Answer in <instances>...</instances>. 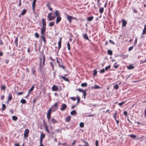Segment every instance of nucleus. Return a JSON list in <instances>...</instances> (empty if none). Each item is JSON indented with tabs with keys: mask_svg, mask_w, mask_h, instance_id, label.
Listing matches in <instances>:
<instances>
[{
	"mask_svg": "<svg viewBox=\"0 0 146 146\" xmlns=\"http://www.w3.org/2000/svg\"><path fill=\"white\" fill-rule=\"evenodd\" d=\"M58 103L55 102L54 104L52 106L51 108V111H55L58 108Z\"/></svg>",
	"mask_w": 146,
	"mask_h": 146,
	"instance_id": "obj_1",
	"label": "nucleus"
},
{
	"mask_svg": "<svg viewBox=\"0 0 146 146\" xmlns=\"http://www.w3.org/2000/svg\"><path fill=\"white\" fill-rule=\"evenodd\" d=\"M78 90L80 92H83V95L84 96V99H85L86 98V90H83L82 89H80V88H78Z\"/></svg>",
	"mask_w": 146,
	"mask_h": 146,
	"instance_id": "obj_2",
	"label": "nucleus"
},
{
	"mask_svg": "<svg viewBox=\"0 0 146 146\" xmlns=\"http://www.w3.org/2000/svg\"><path fill=\"white\" fill-rule=\"evenodd\" d=\"M67 106L66 104H65L62 103L60 109L62 111H64L65 109L67 108Z\"/></svg>",
	"mask_w": 146,
	"mask_h": 146,
	"instance_id": "obj_3",
	"label": "nucleus"
},
{
	"mask_svg": "<svg viewBox=\"0 0 146 146\" xmlns=\"http://www.w3.org/2000/svg\"><path fill=\"white\" fill-rule=\"evenodd\" d=\"M29 130L28 129H25L24 131V137L25 138L27 137L28 136V135L29 133Z\"/></svg>",
	"mask_w": 146,
	"mask_h": 146,
	"instance_id": "obj_4",
	"label": "nucleus"
},
{
	"mask_svg": "<svg viewBox=\"0 0 146 146\" xmlns=\"http://www.w3.org/2000/svg\"><path fill=\"white\" fill-rule=\"evenodd\" d=\"M51 111V108H50L47 113V118L48 119H50V114L51 112L50 111Z\"/></svg>",
	"mask_w": 146,
	"mask_h": 146,
	"instance_id": "obj_5",
	"label": "nucleus"
},
{
	"mask_svg": "<svg viewBox=\"0 0 146 146\" xmlns=\"http://www.w3.org/2000/svg\"><path fill=\"white\" fill-rule=\"evenodd\" d=\"M66 16L68 21L70 22L73 18V17L68 14H66Z\"/></svg>",
	"mask_w": 146,
	"mask_h": 146,
	"instance_id": "obj_6",
	"label": "nucleus"
},
{
	"mask_svg": "<svg viewBox=\"0 0 146 146\" xmlns=\"http://www.w3.org/2000/svg\"><path fill=\"white\" fill-rule=\"evenodd\" d=\"M46 27H42L41 30V33L42 35H44V33L46 31Z\"/></svg>",
	"mask_w": 146,
	"mask_h": 146,
	"instance_id": "obj_7",
	"label": "nucleus"
},
{
	"mask_svg": "<svg viewBox=\"0 0 146 146\" xmlns=\"http://www.w3.org/2000/svg\"><path fill=\"white\" fill-rule=\"evenodd\" d=\"M61 40H62V38H60L58 42V52L59 49L61 48Z\"/></svg>",
	"mask_w": 146,
	"mask_h": 146,
	"instance_id": "obj_8",
	"label": "nucleus"
},
{
	"mask_svg": "<svg viewBox=\"0 0 146 146\" xmlns=\"http://www.w3.org/2000/svg\"><path fill=\"white\" fill-rule=\"evenodd\" d=\"M39 68H38V69L40 72H42L43 71L44 67L42 66V64H41V63L39 64Z\"/></svg>",
	"mask_w": 146,
	"mask_h": 146,
	"instance_id": "obj_9",
	"label": "nucleus"
},
{
	"mask_svg": "<svg viewBox=\"0 0 146 146\" xmlns=\"http://www.w3.org/2000/svg\"><path fill=\"white\" fill-rule=\"evenodd\" d=\"M61 17L60 16L57 17L56 20V24L59 23L61 20Z\"/></svg>",
	"mask_w": 146,
	"mask_h": 146,
	"instance_id": "obj_10",
	"label": "nucleus"
},
{
	"mask_svg": "<svg viewBox=\"0 0 146 146\" xmlns=\"http://www.w3.org/2000/svg\"><path fill=\"white\" fill-rule=\"evenodd\" d=\"M36 0H33L32 3V8L33 11L35 10V3Z\"/></svg>",
	"mask_w": 146,
	"mask_h": 146,
	"instance_id": "obj_11",
	"label": "nucleus"
},
{
	"mask_svg": "<svg viewBox=\"0 0 146 146\" xmlns=\"http://www.w3.org/2000/svg\"><path fill=\"white\" fill-rule=\"evenodd\" d=\"M127 24V22L124 19H122V27H125Z\"/></svg>",
	"mask_w": 146,
	"mask_h": 146,
	"instance_id": "obj_12",
	"label": "nucleus"
},
{
	"mask_svg": "<svg viewBox=\"0 0 146 146\" xmlns=\"http://www.w3.org/2000/svg\"><path fill=\"white\" fill-rule=\"evenodd\" d=\"M12 99V94L11 93L9 94L8 98L7 100V102L8 103L9 101H11Z\"/></svg>",
	"mask_w": 146,
	"mask_h": 146,
	"instance_id": "obj_13",
	"label": "nucleus"
},
{
	"mask_svg": "<svg viewBox=\"0 0 146 146\" xmlns=\"http://www.w3.org/2000/svg\"><path fill=\"white\" fill-rule=\"evenodd\" d=\"M42 24L43 27H46V23L45 20L44 19H43L42 20Z\"/></svg>",
	"mask_w": 146,
	"mask_h": 146,
	"instance_id": "obj_14",
	"label": "nucleus"
},
{
	"mask_svg": "<svg viewBox=\"0 0 146 146\" xmlns=\"http://www.w3.org/2000/svg\"><path fill=\"white\" fill-rule=\"evenodd\" d=\"M59 77H61L62 79L65 81L67 82H69V80L67 78H65V76H61L60 75L59 76Z\"/></svg>",
	"mask_w": 146,
	"mask_h": 146,
	"instance_id": "obj_15",
	"label": "nucleus"
},
{
	"mask_svg": "<svg viewBox=\"0 0 146 146\" xmlns=\"http://www.w3.org/2000/svg\"><path fill=\"white\" fill-rule=\"evenodd\" d=\"M52 90L54 91H57L58 90L57 86H55V85H54L52 88Z\"/></svg>",
	"mask_w": 146,
	"mask_h": 146,
	"instance_id": "obj_16",
	"label": "nucleus"
},
{
	"mask_svg": "<svg viewBox=\"0 0 146 146\" xmlns=\"http://www.w3.org/2000/svg\"><path fill=\"white\" fill-rule=\"evenodd\" d=\"M71 118V117L70 116L66 117L65 119V121L66 122H69Z\"/></svg>",
	"mask_w": 146,
	"mask_h": 146,
	"instance_id": "obj_17",
	"label": "nucleus"
},
{
	"mask_svg": "<svg viewBox=\"0 0 146 146\" xmlns=\"http://www.w3.org/2000/svg\"><path fill=\"white\" fill-rule=\"evenodd\" d=\"M77 113L75 110H73L70 112V114L72 115H75Z\"/></svg>",
	"mask_w": 146,
	"mask_h": 146,
	"instance_id": "obj_18",
	"label": "nucleus"
},
{
	"mask_svg": "<svg viewBox=\"0 0 146 146\" xmlns=\"http://www.w3.org/2000/svg\"><path fill=\"white\" fill-rule=\"evenodd\" d=\"M45 137V135L43 133H42L40 134V139L43 140L44 138Z\"/></svg>",
	"mask_w": 146,
	"mask_h": 146,
	"instance_id": "obj_19",
	"label": "nucleus"
},
{
	"mask_svg": "<svg viewBox=\"0 0 146 146\" xmlns=\"http://www.w3.org/2000/svg\"><path fill=\"white\" fill-rule=\"evenodd\" d=\"M55 16H51L49 19H48V20L49 21L53 20L55 18Z\"/></svg>",
	"mask_w": 146,
	"mask_h": 146,
	"instance_id": "obj_20",
	"label": "nucleus"
},
{
	"mask_svg": "<svg viewBox=\"0 0 146 146\" xmlns=\"http://www.w3.org/2000/svg\"><path fill=\"white\" fill-rule=\"evenodd\" d=\"M34 86H33L28 91V93L29 94L31 93V92L34 89Z\"/></svg>",
	"mask_w": 146,
	"mask_h": 146,
	"instance_id": "obj_21",
	"label": "nucleus"
},
{
	"mask_svg": "<svg viewBox=\"0 0 146 146\" xmlns=\"http://www.w3.org/2000/svg\"><path fill=\"white\" fill-rule=\"evenodd\" d=\"M54 14L55 15V16H56L58 17V16H60L59 11L58 10H56L55 12L54 13Z\"/></svg>",
	"mask_w": 146,
	"mask_h": 146,
	"instance_id": "obj_22",
	"label": "nucleus"
},
{
	"mask_svg": "<svg viewBox=\"0 0 146 146\" xmlns=\"http://www.w3.org/2000/svg\"><path fill=\"white\" fill-rule=\"evenodd\" d=\"M134 66L132 64H130L128 65V70H131L133 69Z\"/></svg>",
	"mask_w": 146,
	"mask_h": 146,
	"instance_id": "obj_23",
	"label": "nucleus"
},
{
	"mask_svg": "<svg viewBox=\"0 0 146 146\" xmlns=\"http://www.w3.org/2000/svg\"><path fill=\"white\" fill-rule=\"evenodd\" d=\"M93 18H94L93 17V16H91L88 17L87 18V19L89 21H90L92 20V19H93Z\"/></svg>",
	"mask_w": 146,
	"mask_h": 146,
	"instance_id": "obj_24",
	"label": "nucleus"
},
{
	"mask_svg": "<svg viewBox=\"0 0 146 146\" xmlns=\"http://www.w3.org/2000/svg\"><path fill=\"white\" fill-rule=\"evenodd\" d=\"M128 136L132 138H135L136 137V136L135 135L133 134H131L128 135Z\"/></svg>",
	"mask_w": 146,
	"mask_h": 146,
	"instance_id": "obj_25",
	"label": "nucleus"
},
{
	"mask_svg": "<svg viewBox=\"0 0 146 146\" xmlns=\"http://www.w3.org/2000/svg\"><path fill=\"white\" fill-rule=\"evenodd\" d=\"M146 33V25L144 26V29L143 30L142 34L144 35Z\"/></svg>",
	"mask_w": 146,
	"mask_h": 146,
	"instance_id": "obj_26",
	"label": "nucleus"
},
{
	"mask_svg": "<svg viewBox=\"0 0 146 146\" xmlns=\"http://www.w3.org/2000/svg\"><path fill=\"white\" fill-rule=\"evenodd\" d=\"M51 121L52 123H58V121L54 118H52L51 119Z\"/></svg>",
	"mask_w": 146,
	"mask_h": 146,
	"instance_id": "obj_27",
	"label": "nucleus"
},
{
	"mask_svg": "<svg viewBox=\"0 0 146 146\" xmlns=\"http://www.w3.org/2000/svg\"><path fill=\"white\" fill-rule=\"evenodd\" d=\"M83 36H84V38H85V39H86L87 40H89V38H88V37L87 34H84V35Z\"/></svg>",
	"mask_w": 146,
	"mask_h": 146,
	"instance_id": "obj_28",
	"label": "nucleus"
},
{
	"mask_svg": "<svg viewBox=\"0 0 146 146\" xmlns=\"http://www.w3.org/2000/svg\"><path fill=\"white\" fill-rule=\"evenodd\" d=\"M43 60L42 62V66H44V62L45 61V56L44 54L43 55Z\"/></svg>",
	"mask_w": 146,
	"mask_h": 146,
	"instance_id": "obj_29",
	"label": "nucleus"
},
{
	"mask_svg": "<svg viewBox=\"0 0 146 146\" xmlns=\"http://www.w3.org/2000/svg\"><path fill=\"white\" fill-rule=\"evenodd\" d=\"M18 37H17L15 39V43L16 45V46H17L18 45Z\"/></svg>",
	"mask_w": 146,
	"mask_h": 146,
	"instance_id": "obj_30",
	"label": "nucleus"
},
{
	"mask_svg": "<svg viewBox=\"0 0 146 146\" xmlns=\"http://www.w3.org/2000/svg\"><path fill=\"white\" fill-rule=\"evenodd\" d=\"M40 37L43 40L45 44L46 43V40L45 37L43 36L42 35L40 36Z\"/></svg>",
	"mask_w": 146,
	"mask_h": 146,
	"instance_id": "obj_31",
	"label": "nucleus"
},
{
	"mask_svg": "<svg viewBox=\"0 0 146 146\" xmlns=\"http://www.w3.org/2000/svg\"><path fill=\"white\" fill-rule=\"evenodd\" d=\"M17 117L15 116H12V119L14 121H16L17 119Z\"/></svg>",
	"mask_w": 146,
	"mask_h": 146,
	"instance_id": "obj_32",
	"label": "nucleus"
},
{
	"mask_svg": "<svg viewBox=\"0 0 146 146\" xmlns=\"http://www.w3.org/2000/svg\"><path fill=\"white\" fill-rule=\"evenodd\" d=\"M27 10L26 9H24L23 10V11L21 12V15H25L26 13Z\"/></svg>",
	"mask_w": 146,
	"mask_h": 146,
	"instance_id": "obj_33",
	"label": "nucleus"
},
{
	"mask_svg": "<svg viewBox=\"0 0 146 146\" xmlns=\"http://www.w3.org/2000/svg\"><path fill=\"white\" fill-rule=\"evenodd\" d=\"M32 71L33 75H34L35 72L36 70L35 69V67H33L32 69Z\"/></svg>",
	"mask_w": 146,
	"mask_h": 146,
	"instance_id": "obj_34",
	"label": "nucleus"
},
{
	"mask_svg": "<svg viewBox=\"0 0 146 146\" xmlns=\"http://www.w3.org/2000/svg\"><path fill=\"white\" fill-rule=\"evenodd\" d=\"M87 84L86 83H82L81 84V86H82L84 87H85L87 86Z\"/></svg>",
	"mask_w": 146,
	"mask_h": 146,
	"instance_id": "obj_35",
	"label": "nucleus"
},
{
	"mask_svg": "<svg viewBox=\"0 0 146 146\" xmlns=\"http://www.w3.org/2000/svg\"><path fill=\"white\" fill-rule=\"evenodd\" d=\"M6 108V106L5 104H2V108L1 109L2 110H5Z\"/></svg>",
	"mask_w": 146,
	"mask_h": 146,
	"instance_id": "obj_36",
	"label": "nucleus"
},
{
	"mask_svg": "<svg viewBox=\"0 0 146 146\" xmlns=\"http://www.w3.org/2000/svg\"><path fill=\"white\" fill-rule=\"evenodd\" d=\"M104 11V8L103 7L101 8L99 10V12L101 14Z\"/></svg>",
	"mask_w": 146,
	"mask_h": 146,
	"instance_id": "obj_37",
	"label": "nucleus"
},
{
	"mask_svg": "<svg viewBox=\"0 0 146 146\" xmlns=\"http://www.w3.org/2000/svg\"><path fill=\"white\" fill-rule=\"evenodd\" d=\"M43 124L44 127L45 128L48 127L45 121H43Z\"/></svg>",
	"mask_w": 146,
	"mask_h": 146,
	"instance_id": "obj_38",
	"label": "nucleus"
},
{
	"mask_svg": "<svg viewBox=\"0 0 146 146\" xmlns=\"http://www.w3.org/2000/svg\"><path fill=\"white\" fill-rule=\"evenodd\" d=\"M54 22H52L49 23V26L50 27H52L54 26Z\"/></svg>",
	"mask_w": 146,
	"mask_h": 146,
	"instance_id": "obj_39",
	"label": "nucleus"
},
{
	"mask_svg": "<svg viewBox=\"0 0 146 146\" xmlns=\"http://www.w3.org/2000/svg\"><path fill=\"white\" fill-rule=\"evenodd\" d=\"M108 53L110 55H111L112 54V52L111 50H108Z\"/></svg>",
	"mask_w": 146,
	"mask_h": 146,
	"instance_id": "obj_40",
	"label": "nucleus"
},
{
	"mask_svg": "<svg viewBox=\"0 0 146 146\" xmlns=\"http://www.w3.org/2000/svg\"><path fill=\"white\" fill-rule=\"evenodd\" d=\"M21 102L23 104H25L26 103V101L25 99H22L21 101Z\"/></svg>",
	"mask_w": 146,
	"mask_h": 146,
	"instance_id": "obj_41",
	"label": "nucleus"
},
{
	"mask_svg": "<svg viewBox=\"0 0 146 146\" xmlns=\"http://www.w3.org/2000/svg\"><path fill=\"white\" fill-rule=\"evenodd\" d=\"M119 88L118 85L117 84H115L114 86V88L115 90H117Z\"/></svg>",
	"mask_w": 146,
	"mask_h": 146,
	"instance_id": "obj_42",
	"label": "nucleus"
},
{
	"mask_svg": "<svg viewBox=\"0 0 146 146\" xmlns=\"http://www.w3.org/2000/svg\"><path fill=\"white\" fill-rule=\"evenodd\" d=\"M80 126L81 127H83L84 125V124L83 122H81L79 124Z\"/></svg>",
	"mask_w": 146,
	"mask_h": 146,
	"instance_id": "obj_43",
	"label": "nucleus"
},
{
	"mask_svg": "<svg viewBox=\"0 0 146 146\" xmlns=\"http://www.w3.org/2000/svg\"><path fill=\"white\" fill-rule=\"evenodd\" d=\"M97 73V71L96 70H94V73H93V75L94 76H96Z\"/></svg>",
	"mask_w": 146,
	"mask_h": 146,
	"instance_id": "obj_44",
	"label": "nucleus"
},
{
	"mask_svg": "<svg viewBox=\"0 0 146 146\" xmlns=\"http://www.w3.org/2000/svg\"><path fill=\"white\" fill-rule=\"evenodd\" d=\"M52 14V13H49L48 14L47 16V19L52 16L51 15Z\"/></svg>",
	"mask_w": 146,
	"mask_h": 146,
	"instance_id": "obj_45",
	"label": "nucleus"
},
{
	"mask_svg": "<svg viewBox=\"0 0 146 146\" xmlns=\"http://www.w3.org/2000/svg\"><path fill=\"white\" fill-rule=\"evenodd\" d=\"M6 88V86L5 85H3L1 86V89L4 90Z\"/></svg>",
	"mask_w": 146,
	"mask_h": 146,
	"instance_id": "obj_46",
	"label": "nucleus"
},
{
	"mask_svg": "<svg viewBox=\"0 0 146 146\" xmlns=\"http://www.w3.org/2000/svg\"><path fill=\"white\" fill-rule=\"evenodd\" d=\"M83 142L85 143V144L84 145V146H89V144L88 143L84 140H83Z\"/></svg>",
	"mask_w": 146,
	"mask_h": 146,
	"instance_id": "obj_47",
	"label": "nucleus"
},
{
	"mask_svg": "<svg viewBox=\"0 0 146 146\" xmlns=\"http://www.w3.org/2000/svg\"><path fill=\"white\" fill-rule=\"evenodd\" d=\"M111 67V66L109 65L108 66H107L105 68V71H107L108 70V69H109Z\"/></svg>",
	"mask_w": 146,
	"mask_h": 146,
	"instance_id": "obj_48",
	"label": "nucleus"
},
{
	"mask_svg": "<svg viewBox=\"0 0 146 146\" xmlns=\"http://www.w3.org/2000/svg\"><path fill=\"white\" fill-rule=\"evenodd\" d=\"M50 65L52 67V70H54L53 64L52 62H50Z\"/></svg>",
	"mask_w": 146,
	"mask_h": 146,
	"instance_id": "obj_49",
	"label": "nucleus"
},
{
	"mask_svg": "<svg viewBox=\"0 0 146 146\" xmlns=\"http://www.w3.org/2000/svg\"><path fill=\"white\" fill-rule=\"evenodd\" d=\"M35 36L36 38H38L39 37V34L37 33H35Z\"/></svg>",
	"mask_w": 146,
	"mask_h": 146,
	"instance_id": "obj_50",
	"label": "nucleus"
},
{
	"mask_svg": "<svg viewBox=\"0 0 146 146\" xmlns=\"http://www.w3.org/2000/svg\"><path fill=\"white\" fill-rule=\"evenodd\" d=\"M137 38H136L135 40L134 44L133 45L134 46H135V45L137 43Z\"/></svg>",
	"mask_w": 146,
	"mask_h": 146,
	"instance_id": "obj_51",
	"label": "nucleus"
},
{
	"mask_svg": "<svg viewBox=\"0 0 146 146\" xmlns=\"http://www.w3.org/2000/svg\"><path fill=\"white\" fill-rule=\"evenodd\" d=\"M100 88L99 86H98L96 84L95 85V86L94 87V88L95 89H98V88Z\"/></svg>",
	"mask_w": 146,
	"mask_h": 146,
	"instance_id": "obj_52",
	"label": "nucleus"
},
{
	"mask_svg": "<svg viewBox=\"0 0 146 146\" xmlns=\"http://www.w3.org/2000/svg\"><path fill=\"white\" fill-rule=\"evenodd\" d=\"M109 42L111 43V44H115V43L114 42H113V41L111 40H109Z\"/></svg>",
	"mask_w": 146,
	"mask_h": 146,
	"instance_id": "obj_53",
	"label": "nucleus"
},
{
	"mask_svg": "<svg viewBox=\"0 0 146 146\" xmlns=\"http://www.w3.org/2000/svg\"><path fill=\"white\" fill-rule=\"evenodd\" d=\"M59 66L60 67H62L63 68V69L64 70L65 69V68L64 66L62 65L61 64H59Z\"/></svg>",
	"mask_w": 146,
	"mask_h": 146,
	"instance_id": "obj_54",
	"label": "nucleus"
},
{
	"mask_svg": "<svg viewBox=\"0 0 146 146\" xmlns=\"http://www.w3.org/2000/svg\"><path fill=\"white\" fill-rule=\"evenodd\" d=\"M133 46H134L133 45V46L129 47L128 49V50L129 51H131L133 49Z\"/></svg>",
	"mask_w": 146,
	"mask_h": 146,
	"instance_id": "obj_55",
	"label": "nucleus"
},
{
	"mask_svg": "<svg viewBox=\"0 0 146 146\" xmlns=\"http://www.w3.org/2000/svg\"><path fill=\"white\" fill-rule=\"evenodd\" d=\"M67 46L68 50H70V44L69 42H68L67 43Z\"/></svg>",
	"mask_w": 146,
	"mask_h": 146,
	"instance_id": "obj_56",
	"label": "nucleus"
},
{
	"mask_svg": "<svg viewBox=\"0 0 146 146\" xmlns=\"http://www.w3.org/2000/svg\"><path fill=\"white\" fill-rule=\"evenodd\" d=\"M116 113H115L113 115V118L115 119L116 120Z\"/></svg>",
	"mask_w": 146,
	"mask_h": 146,
	"instance_id": "obj_57",
	"label": "nucleus"
},
{
	"mask_svg": "<svg viewBox=\"0 0 146 146\" xmlns=\"http://www.w3.org/2000/svg\"><path fill=\"white\" fill-rule=\"evenodd\" d=\"M125 102V101L120 103L119 104V105L120 106H121L124 104Z\"/></svg>",
	"mask_w": 146,
	"mask_h": 146,
	"instance_id": "obj_58",
	"label": "nucleus"
},
{
	"mask_svg": "<svg viewBox=\"0 0 146 146\" xmlns=\"http://www.w3.org/2000/svg\"><path fill=\"white\" fill-rule=\"evenodd\" d=\"M45 129L46 130V131L49 134H50V132L48 130V128L47 127L46 128H45Z\"/></svg>",
	"mask_w": 146,
	"mask_h": 146,
	"instance_id": "obj_59",
	"label": "nucleus"
},
{
	"mask_svg": "<svg viewBox=\"0 0 146 146\" xmlns=\"http://www.w3.org/2000/svg\"><path fill=\"white\" fill-rule=\"evenodd\" d=\"M95 145L96 146H98V141L97 140L96 141Z\"/></svg>",
	"mask_w": 146,
	"mask_h": 146,
	"instance_id": "obj_60",
	"label": "nucleus"
},
{
	"mask_svg": "<svg viewBox=\"0 0 146 146\" xmlns=\"http://www.w3.org/2000/svg\"><path fill=\"white\" fill-rule=\"evenodd\" d=\"M123 114L125 116H127V112L126 111H125L123 112Z\"/></svg>",
	"mask_w": 146,
	"mask_h": 146,
	"instance_id": "obj_61",
	"label": "nucleus"
},
{
	"mask_svg": "<svg viewBox=\"0 0 146 146\" xmlns=\"http://www.w3.org/2000/svg\"><path fill=\"white\" fill-rule=\"evenodd\" d=\"M105 69H103L100 70V72L101 73H104L105 71Z\"/></svg>",
	"mask_w": 146,
	"mask_h": 146,
	"instance_id": "obj_62",
	"label": "nucleus"
},
{
	"mask_svg": "<svg viewBox=\"0 0 146 146\" xmlns=\"http://www.w3.org/2000/svg\"><path fill=\"white\" fill-rule=\"evenodd\" d=\"M61 129H58L56 130V132H61Z\"/></svg>",
	"mask_w": 146,
	"mask_h": 146,
	"instance_id": "obj_63",
	"label": "nucleus"
},
{
	"mask_svg": "<svg viewBox=\"0 0 146 146\" xmlns=\"http://www.w3.org/2000/svg\"><path fill=\"white\" fill-rule=\"evenodd\" d=\"M118 66H119L118 65H114L113 66V68H117L118 67Z\"/></svg>",
	"mask_w": 146,
	"mask_h": 146,
	"instance_id": "obj_64",
	"label": "nucleus"
}]
</instances>
